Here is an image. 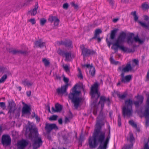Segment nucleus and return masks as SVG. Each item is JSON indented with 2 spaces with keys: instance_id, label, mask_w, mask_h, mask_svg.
<instances>
[{
  "instance_id": "nucleus-1",
  "label": "nucleus",
  "mask_w": 149,
  "mask_h": 149,
  "mask_svg": "<svg viewBox=\"0 0 149 149\" xmlns=\"http://www.w3.org/2000/svg\"><path fill=\"white\" fill-rule=\"evenodd\" d=\"M103 124L98 121L95 125V128L94 132V148L96 145V142L100 143V145L97 149H106L110 137V131L109 130L108 136L105 138V133L102 131Z\"/></svg>"
},
{
  "instance_id": "nucleus-2",
  "label": "nucleus",
  "mask_w": 149,
  "mask_h": 149,
  "mask_svg": "<svg viewBox=\"0 0 149 149\" xmlns=\"http://www.w3.org/2000/svg\"><path fill=\"white\" fill-rule=\"evenodd\" d=\"M135 97L137 100L134 101V103L133 100L130 99H128L125 101V106L122 109L123 115L124 117L126 115L130 116L132 114V108L134 104L136 107L138 108L143 103L144 100L143 96L138 95L135 96Z\"/></svg>"
},
{
  "instance_id": "nucleus-3",
  "label": "nucleus",
  "mask_w": 149,
  "mask_h": 149,
  "mask_svg": "<svg viewBox=\"0 0 149 149\" xmlns=\"http://www.w3.org/2000/svg\"><path fill=\"white\" fill-rule=\"evenodd\" d=\"M29 130L30 133L29 134V137L31 139H32L33 138H34L33 146L34 147L37 148L42 144V141L41 138L38 136L37 129L34 125H30Z\"/></svg>"
},
{
  "instance_id": "nucleus-4",
  "label": "nucleus",
  "mask_w": 149,
  "mask_h": 149,
  "mask_svg": "<svg viewBox=\"0 0 149 149\" xmlns=\"http://www.w3.org/2000/svg\"><path fill=\"white\" fill-rule=\"evenodd\" d=\"M77 86L76 85L72 89V92L69 95V98L72 100L76 109L79 107L80 103L83 100V98L79 97L80 91L77 90Z\"/></svg>"
},
{
  "instance_id": "nucleus-5",
  "label": "nucleus",
  "mask_w": 149,
  "mask_h": 149,
  "mask_svg": "<svg viewBox=\"0 0 149 149\" xmlns=\"http://www.w3.org/2000/svg\"><path fill=\"white\" fill-rule=\"evenodd\" d=\"M144 115L146 118L145 125L146 127L149 126V94L146 102Z\"/></svg>"
},
{
  "instance_id": "nucleus-6",
  "label": "nucleus",
  "mask_w": 149,
  "mask_h": 149,
  "mask_svg": "<svg viewBox=\"0 0 149 149\" xmlns=\"http://www.w3.org/2000/svg\"><path fill=\"white\" fill-rule=\"evenodd\" d=\"M100 84L96 80L94 83V98L96 100H97L100 96Z\"/></svg>"
},
{
  "instance_id": "nucleus-7",
  "label": "nucleus",
  "mask_w": 149,
  "mask_h": 149,
  "mask_svg": "<svg viewBox=\"0 0 149 149\" xmlns=\"http://www.w3.org/2000/svg\"><path fill=\"white\" fill-rule=\"evenodd\" d=\"M126 34L123 31L121 32L118 36L117 40L115 42V45L122 48L120 44L124 42L126 38Z\"/></svg>"
},
{
  "instance_id": "nucleus-8",
  "label": "nucleus",
  "mask_w": 149,
  "mask_h": 149,
  "mask_svg": "<svg viewBox=\"0 0 149 149\" xmlns=\"http://www.w3.org/2000/svg\"><path fill=\"white\" fill-rule=\"evenodd\" d=\"M115 42L113 43L112 45L113 46H115L116 47H113V46H112L111 48L112 49L114 50L115 52H117L118 48H119L120 49L125 53H130L131 52H134L135 51V50L134 49H130L127 47H125L123 45H121V46L122 47V48H121L118 46L115 45Z\"/></svg>"
},
{
  "instance_id": "nucleus-9",
  "label": "nucleus",
  "mask_w": 149,
  "mask_h": 149,
  "mask_svg": "<svg viewBox=\"0 0 149 149\" xmlns=\"http://www.w3.org/2000/svg\"><path fill=\"white\" fill-rule=\"evenodd\" d=\"M57 53L60 55L65 57L66 61H70L71 56L70 52H65L62 49L59 48L57 51Z\"/></svg>"
},
{
  "instance_id": "nucleus-10",
  "label": "nucleus",
  "mask_w": 149,
  "mask_h": 149,
  "mask_svg": "<svg viewBox=\"0 0 149 149\" xmlns=\"http://www.w3.org/2000/svg\"><path fill=\"white\" fill-rule=\"evenodd\" d=\"M100 101L98 104H101V110H103L104 107V103L105 102L107 103V105L109 106L110 103V100L109 97L106 98L104 96H102L100 97Z\"/></svg>"
},
{
  "instance_id": "nucleus-11",
  "label": "nucleus",
  "mask_w": 149,
  "mask_h": 149,
  "mask_svg": "<svg viewBox=\"0 0 149 149\" xmlns=\"http://www.w3.org/2000/svg\"><path fill=\"white\" fill-rule=\"evenodd\" d=\"M57 44L59 45H63L68 49L73 47L72 41L70 40L58 41Z\"/></svg>"
},
{
  "instance_id": "nucleus-12",
  "label": "nucleus",
  "mask_w": 149,
  "mask_h": 149,
  "mask_svg": "<svg viewBox=\"0 0 149 149\" xmlns=\"http://www.w3.org/2000/svg\"><path fill=\"white\" fill-rule=\"evenodd\" d=\"M1 142L3 146L9 145L11 143V139L10 136L8 135H3L2 137Z\"/></svg>"
},
{
  "instance_id": "nucleus-13",
  "label": "nucleus",
  "mask_w": 149,
  "mask_h": 149,
  "mask_svg": "<svg viewBox=\"0 0 149 149\" xmlns=\"http://www.w3.org/2000/svg\"><path fill=\"white\" fill-rule=\"evenodd\" d=\"M80 48L82 50V54L84 57L91 55L93 53V51L85 48L83 45H81Z\"/></svg>"
},
{
  "instance_id": "nucleus-14",
  "label": "nucleus",
  "mask_w": 149,
  "mask_h": 149,
  "mask_svg": "<svg viewBox=\"0 0 149 149\" xmlns=\"http://www.w3.org/2000/svg\"><path fill=\"white\" fill-rule=\"evenodd\" d=\"M102 33V31L100 29H97L95 31V33L94 35V39L96 40L98 43L101 42L103 38H101L100 34Z\"/></svg>"
},
{
  "instance_id": "nucleus-15",
  "label": "nucleus",
  "mask_w": 149,
  "mask_h": 149,
  "mask_svg": "<svg viewBox=\"0 0 149 149\" xmlns=\"http://www.w3.org/2000/svg\"><path fill=\"white\" fill-rule=\"evenodd\" d=\"M131 14L134 17V20L136 22L138 21V22L142 27L148 29L149 27V26L147 25L145 23L141 21H138V17L136 15V11H134L132 12L131 13Z\"/></svg>"
},
{
  "instance_id": "nucleus-16",
  "label": "nucleus",
  "mask_w": 149,
  "mask_h": 149,
  "mask_svg": "<svg viewBox=\"0 0 149 149\" xmlns=\"http://www.w3.org/2000/svg\"><path fill=\"white\" fill-rule=\"evenodd\" d=\"M68 84H65L62 86L60 88L59 87L56 89L57 94L58 95H62L66 92L68 88Z\"/></svg>"
},
{
  "instance_id": "nucleus-17",
  "label": "nucleus",
  "mask_w": 149,
  "mask_h": 149,
  "mask_svg": "<svg viewBox=\"0 0 149 149\" xmlns=\"http://www.w3.org/2000/svg\"><path fill=\"white\" fill-rule=\"evenodd\" d=\"M28 142L25 140H22L17 142L16 146L18 149H24L28 145Z\"/></svg>"
},
{
  "instance_id": "nucleus-18",
  "label": "nucleus",
  "mask_w": 149,
  "mask_h": 149,
  "mask_svg": "<svg viewBox=\"0 0 149 149\" xmlns=\"http://www.w3.org/2000/svg\"><path fill=\"white\" fill-rule=\"evenodd\" d=\"M56 129H58V127L55 124L47 123L45 124V129L47 133H49L52 130Z\"/></svg>"
},
{
  "instance_id": "nucleus-19",
  "label": "nucleus",
  "mask_w": 149,
  "mask_h": 149,
  "mask_svg": "<svg viewBox=\"0 0 149 149\" xmlns=\"http://www.w3.org/2000/svg\"><path fill=\"white\" fill-rule=\"evenodd\" d=\"M22 104L23 105L22 110V114H30L31 111L30 107L23 102H22Z\"/></svg>"
},
{
  "instance_id": "nucleus-20",
  "label": "nucleus",
  "mask_w": 149,
  "mask_h": 149,
  "mask_svg": "<svg viewBox=\"0 0 149 149\" xmlns=\"http://www.w3.org/2000/svg\"><path fill=\"white\" fill-rule=\"evenodd\" d=\"M124 72H122L120 75L121 77V81L122 83H125L130 81L132 79V76L130 75H129L125 77Z\"/></svg>"
},
{
  "instance_id": "nucleus-21",
  "label": "nucleus",
  "mask_w": 149,
  "mask_h": 149,
  "mask_svg": "<svg viewBox=\"0 0 149 149\" xmlns=\"http://www.w3.org/2000/svg\"><path fill=\"white\" fill-rule=\"evenodd\" d=\"M48 21L51 23H52L54 22V25L55 26H57L59 22V20L57 17L52 16L49 17Z\"/></svg>"
},
{
  "instance_id": "nucleus-22",
  "label": "nucleus",
  "mask_w": 149,
  "mask_h": 149,
  "mask_svg": "<svg viewBox=\"0 0 149 149\" xmlns=\"http://www.w3.org/2000/svg\"><path fill=\"white\" fill-rule=\"evenodd\" d=\"M118 69L120 70H121L122 72H128L132 70V67L130 63H127L125 67L123 68H122V67L120 66L118 67Z\"/></svg>"
},
{
  "instance_id": "nucleus-23",
  "label": "nucleus",
  "mask_w": 149,
  "mask_h": 149,
  "mask_svg": "<svg viewBox=\"0 0 149 149\" xmlns=\"http://www.w3.org/2000/svg\"><path fill=\"white\" fill-rule=\"evenodd\" d=\"M15 105L14 102H11L9 103L8 108L9 109L8 113L10 114L13 113L15 110Z\"/></svg>"
},
{
  "instance_id": "nucleus-24",
  "label": "nucleus",
  "mask_w": 149,
  "mask_h": 149,
  "mask_svg": "<svg viewBox=\"0 0 149 149\" xmlns=\"http://www.w3.org/2000/svg\"><path fill=\"white\" fill-rule=\"evenodd\" d=\"M10 52L13 54H26L27 53L26 51H22L17 49H13L10 51Z\"/></svg>"
},
{
  "instance_id": "nucleus-25",
  "label": "nucleus",
  "mask_w": 149,
  "mask_h": 149,
  "mask_svg": "<svg viewBox=\"0 0 149 149\" xmlns=\"http://www.w3.org/2000/svg\"><path fill=\"white\" fill-rule=\"evenodd\" d=\"M34 44L37 47L42 48L45 45V43L42 41L40 40L36 41Z\"/></svg>"
},
{
  "instance_id": "nucleus-26",
  "label": "nucleus",
  "mask_w": 149,
  "mask_h": 149,
  "mask_svg": "<svg viewBox=\"0 0 149 149\" xmlns=\"http://www.w3.org/2000/svg\"><path fill=\"white\" fill-rule=\"evenodd\" d=\"M55 109L54 107H52V110L54 112H58L61 111L62 109V107L60 104L57 103L55 105Z\"/></svg>"
},
{
  "instance_id": "nucleus-27",
  "label": "nucleus",
  "mask_w": 149,
  "mask_h": 149,
  "mask_svg": "<svg viewBox=\"0 0 149 149\" xmlns=\"http://www.w3.org/2000/svg\"><path fill=\"white\" fill-rule=\"evenodd\" d=\"M22 84L25 86H27L29 87L32 85L33 83L29 81L28 79H25L22 81Z\"/></svg>"
},
{
  "instance_id": "nucleus-28",
  "label": "nucleus",
  "mask_w": 149,
  "mask_h": 149,
  "mask_svg": "<svg viewBox=\"0 0 149 149\" xmlns=\"http://www.w3.org/2000/svg\"><path fill=\"white\" fill-rule=\"evenodd\" d=\"M38 7V3H36L34 8L33 10H31V11H29V13L31 14V15H35L37 13V9Z\"/></svg>"
},
{
  "instance_id": "nucleus-29",
  "label": "nucleus",
  "mask_w": 149,
  "mask_h": 149,
  "mask_svg": "<svg viewBox=\"0 0 149 149\" xmlns=\"http://www.w3.org/2000/svg\"><path fill=\"white\" fill-rule=\"evenodd\" d=\"M84 67H86L89 71V73L92 77H93V67L90 64H86L84 65Z\"/></svg>"
},
{
  "instance_id": "nucleus-30",
  "label": "nucleus",
  "mask_w": 149,
  "mask_h": 149,
  "mask_svg": "<svg viewBox=\"0 0 149 149\" xmlns=\"http://www.w3.org/2000/svg\"><path fill=\"white\" fill-rule=\"evenodd\" d=\"M118 30V29H115L111 31L110 36L111 39L113 40L114 39L116 34Z\"/></svg>"
},
{
  "instance_id": "nucleus-31",
  "label": "nucleus",
  "mask_w": 149,
  "mask_h": 149,
  "mask_svg": "<svg viewBox=\"0 0 149 149\" xmlns=\"http://www.w3.org/2000/svg\"><path fill=\"white\" fill-rule=\"evenodd\" d=\"M89 147L91 148H93V134L91 136H90L88 139Z\"/></svg>"
},
{
  "instance_id": "nucleus-32",
  "label": "nucleus",
  "mask_w": 149,
  "mask_h": 149,
  "mask_svg": "<svg viewBox=\"0 0 149 149\" xmlns=\"http://www.w3.org/2000/svg\"><path fill=\"white\" fill-rule=\"evenodd\" d=\"M116 94L119 98L122 100L124 99L127 95V93H124L122 95L118 93H116Z\"/></svg>"
},
{
  "instance_id": "nucleus-33",
  "label": "nucleus",
  "mask_w": 149,
  "mask_h": 149,
  "mask_svg": "<svg viewBox=\"0 0 149 149\" xmlns=\"http://www.w3.org/2000/svg\"><path fill=\"white\" fill-rule=\"evenodd\" d=\"M141 8L143 10H146L149 8V5L146 2L143 3L141 5Z\"/></svg>"
},
{
  "instance_id": "nucleus-34",
  "label": "nucleus",
  "mask_w": 149,
  "mask_h": 149,
  "mask_svg": "<svg viewBox=\"0 0 149 149\" xmlns=\"http://www.w3.org/2000/svg\"><path fill=\"white\" fill-rule=\"evenodd\" d=\"M134 41L135 42H138L140 44H141L143 43L144 42V41L143 40H141L139 38L138 35L134 37Z\"/></svg>"
},
{
  "instance_id": "nucleus-35",
  "label": "nucleus",
  "mask_w": 149,
  "mask_h": 149,
  "mask_svg": "<svg viewBox=\"0 0 149 149\" xmlns=\"http://www.w3.org/2000/svg\"><path fill=\"white\" fill-rule=\"evenodd\" d=\"M134 41V38H132V35L128 36L127 39V42L128 44L131 43L132 44Z\"/></svg>"
},
{
  "instance_id": "nucleus-36",
  "label": "nucleus",
  "mask_w": 149,
  "mask_h": 149,
  "mask_svg": "<svg viewBox=\"0 0 149 149\" xmlns=\"http://www.w3.org/2000/svg\"><path fill=\"white\" fill-rule=\"evenodd\" d=\"M110 61L111 63L115 65H117L118 63H119L118 61H115L113 59L112 56L110 58Z\"/></svg>"
},
{
  "instance_id": "nucleus-37",
  "label": "nucleus",
  "mask_w": 149,
  "mask_h": 149,
  "mask_svg": "<svg viewBox=\"0 0 149 149\" xmlns=\"http://www.w3.org/2000/svg\"><path fill=\"white\" fill-rule=\"evenodd\" d=\"M42 61L44 63L45 66L46 67L48 66L50 64L49 61L47 60L46 58L42 59Z\"/></svg>"
},
{
  "instance_id": "nucleus-38",
  "label": "nucleus",
  "mask_w": 149,
  "mask_h": 149,
  "mask_svg": "<svg viewBox=\"0 0 149 149\" xmlns=\"http://www.w3.org/2000/svg\"><path fill=\"white\" fill-rule=\"evenodd\" d=\"M7 78V75L6 74L3 75L0 79V83H1L4 82Z\"/></svg>"
},
{
  "instance_id": "nucleus-39",
  "label": "nucleus",
  "mask_w": 149,
  "mask_h": 149,
  "mask_svg": "<svg viewBox=\"0 0 149 149\" xmlns=\"http://www.w3.org/2000/svg\"><path fill=\"white\" fill-rule=\"evenodd\" d=\"M118 125L119 127H120L121 125V118L120 117V114H118Z\"/></svg>"
},
{
  "instance_id": "nucleus-40",
  "label": "nucleus",
  "mask_w": 149,
  "mask_h": 149,
  "mask_svg": "<svg viewBox=\"0 0 149 149\" xmlns=\"http://www.w3.org/2000/svg\"><path fill=\"white\" fill-rule=\"evenodd\" d=\"M129 124L134 127H137V125L132 120H130L129 121Z\"/></svg>"
},
{
  "instance_id": "nucleus-41",
  "label": "nucleus",
  "mask_w": 149,
  "mask_h": 149,
  "mask_svg": "<svg viewBox=\"0 0 149 149\" xmlns=\"http://www.w3.org/2000/svg\"><path fill=\"white\" fill-rule=\"evenodd\" d=\"M57 117L58 116L57 115H54L51 116L49 120H57Z\"/></svg>"
},
{
  "instance_id": "nucleus-42",
  "label": "nucleus",
  "mask_w": 149,
  "mask_h": 149,
  "mask_svg": "<svg viewBox=\"0 0 149 149\" xmlns=\"http://www.w3.org/2000/svg\"><path fill=\"white\" fill-rule=\"evenodd\" d=\"M32 117L33 118H35L36 119L37 121L38 122H39L40 121V117L38 116L37 114H36L35 113H33Z\"/></svg>"
},
{
  "instance_id": "nucleus-43",
  "label": "nucleus",
  "mask_w": 149,
  "mask_h": 149,
  "mask_svg": "<svg viewBox=\"0 0 149 149\" xmlns=\"http://www.w3.org/2000/svg\"><path fill=\"white\" fill-rule=\"evenodd\" d=\"M78 70L79 72V74L78 75V77L80 78L81 79H83V77L80 69L78 68Z\"/></svg>"
},
{
  "instance_id": "nucleus-44",
  "label": "nucleus",
  "mask_w": 149,
  "mask_h": 149,
  "mask_svg": "<svg viewBox=\"0 0 149 149\" xmlns=\"http://www.w3.org/2000/svg\"><path fill=\"white\" fill-rule=\"evenodd\" d=\"M46 22V20L44 18H42L40 20V24L42 26H43Z\"/></svg>"
},
{
  "instance_id": "nucleus-45",
  "label": "nucleus",
  "mask_w": 149,
  "mask_h": 149,
  "mask_svg": "<svg viewBox=\"0 0 149 149\" xmlns=\"http://www.w3.org/2000/svg\"><path fill=\"white\" fill-rule=\"evenodd\" d=\"M63 81H64L65 83V84H68V87L69 86V84H68V82L69 81V79L65 77H63Z\"/></svg>"
},
{
  "instance_id": "nucleus-46",
  "label": "nucleus",
  "mask_w": 149,
  "mask_h": 149,
  "mask_svg": "<svg viewBox=\"0 0 149 149\" xmlns=\"http://www.w3.org/2000/svg\"><path fill=\"white\" fill-rule=\"evenodd\" d=\"M135 140L133 136V134L132 133H131L130 135V141L132 142V141Z\"/></svg>"
},
{
  "instance_id": "nucleus-47",
  "label": "nucleus",
  "mask_w": 149,
  "mask_h": 149,
  "mask_svg": "<svg viewBox=\"0 0 149 149\" xmlns=\"http://www.w3.org/2000/svg\"><path fill=\"white\" fill-rule=\"evenodd\" d=\"M90 94L91 96V98H93V85H92L91 86Z\"/></svg>"
},
{
  "instance_id": "nucleus-48",
  "label": "nucleus",
  "mask_w": 149,
  "mask_h": 149,
  "mask_svg": "<svg viewBox=\"0 0 149 149\" xmlns=\"http://www.w3.org/2000/svg\"><path fill=\"white\" fill-rule=\"evenodd\" d=\"M106 42H107L108 46L109 47H110V45L111 44H112L113 43L109 41L107 38L106 39Z\"/></svg>"
},
{
  "instance_id": "nucleus-49",
  "label": "nucleus",
  "mask_w": 149,
  "mask_h": 149,
  "mask_svg": "<svg viewBox=\"0 0 149 149\" xmlns=\"http://www.w3.org/2000/svg\"><path fill=\"white\" fill-rule=\"evenodd\" d=\"M0 107L2 108H3V109L6 107L5 103L4 102H0Z\"/></svg>"
},
{
  "instance_id": "nucleus-50",
  "label": "nucleus",
  "mask_w": 149,
  "mask_h": 149,
  "mask_svg": "<svg viewBox=\"0 0 149 149\" xmlns=\"http://www.w3.org/2000/svg\"><path fill=\"white\" fill-rule=\"evenodd\" d=\"M71 5L75 9H77L78 8V6L77 4H75L74 2H72L71 3Z\"/></svg>"
},
{
  "instance_id": "nucleus-51",
  "label": "nucleus",
  "mask_w": 149,
  "mask_h": 149,
  "mask_svg": "<svg viewBox=\"0 0 149 149\" xmlns=\"http://www.w3.org/2000/svg\"><path fill=\"white\" fill-rule=\"evenodd\" d=\"M133 144H130L128 145L126 147V149H131L133 147Z\"/></svg>"
},
{
  "instance_id": "nucleus-52",
  "label": "nucleus",
  "mask_w": 149,
  "mask_h": 149,
  "mask_svg": "<svg viewBox=\"0 0 149 149\" xmlns=\"http://www.w3.org/2000/svg\"><path fill=\"white\" fill-rule=\"evenodd\" d=\"M29 21L30 22L33 24H35L36 22L34 19H31L29 20Z\"/></svg>"
},
{
  "instance_id": "nucleus-53",
  "label": "nucleus",
  "mask_w": 149,
  "mask_h": 149,
  "mask_svg": "<svg viewBox=\"0 0 149 149\" xmlns=\"http://www.w3.org/2000/svg\"><path fill=\"white\" fill-rule=\"evenodd\" d=\"M84 137L81 134L80 135V138L79 139V142H81L83 140Z\"/></svg>"
},
{
  "instance_id": "nucleus-54",
  "label": "nucleus",
  "mask_w": 149,
  "mask_h": 149,
  "mask_svg": "<svg viewBox=\"0 0 149 149\" xmlns=\"http://www.w3.org/2000/svg\"><path fill=\"white\" fill-rule=\"evenodd\" d=\"M68 6V5L67 3H65L63 5V8L64 9H67Z\"/></svg>"
},
{
  "instance_id": "nucleus-55",
  "label": "nucleus",
  "mask_w": 149,
  "mask_h": 149,
  "mask_svg": "<svg viewBox=\"0 0 149 149\" xmlns=\"http://www.w3.org/2000/svg\"><path fill=\"white\" fill-rule=\"evenodd\" d=\"M144 20L145 21H147L149 20V17L147 15H145L143 16Z\"/></svg>"
},
{
  "instance_id": "nucleus-56",
  "label": "nucleus",
  "mask_w": 149,
  "mask_h": 149,
  "mask_svg": "<svg viewBox=\"0 0 149 149\" xmlns=\"http://www.w3.org/2000/svg\"><path fill=\"white\" fill-rule=\"evenodd\" d=\"M133 61L136 65H139V62L138 59H135L133 60Z\"/></svg>"
},
{
  "instance_id": "nucleus-57",
  "label": "nucleus",
  "mask_w": 149,
  "mask_h": 149,
  "mask_svg": "<svg viewBox=\"0 0 149 149\" xmlns=\"http://www.w3.org/2000/svg\"><path fill=\"white\" fill-rule=\"evenodd\" d=\"M63 68L66 71H69V68L68 65H65V66H63Z\"/></svg>"
},
{
  "instance_id": "nucleus-58",
  "label": "nucleus",
  "mask_w": 149,
  "mask_h": 149,
  "mask_svg": "<svg viewBox=\"0 0 149 149\" xmlns=\"http://www.w3.org/2000/svg\"><path fill=\"white\" fill-rule=\"evenodd\" d=\"M107 1L109 2V3L112 6H113V0H107Z\"/></svg>"
},
{
  "instance_id": "nucleus-59",
  "label": "nucleus",
  "mask_w": 149,
  "mask_h": 149,
  "mask_svg": "<svg viewBox=\"0 0 149 149\" xmlns=\"http://www.w3.org/2000/svg\"><path fill=\"white\" fill-rule=\"evenodd\" d=\"M70 122V120L68 118L65 117V123H67Z\"/></svg>"
},
{
  "instance_id": "nucleus-60",
  "label": "nucleus",
  "mask_w": 149,
  "mask_h": 149,
  "mask_svg": "<svg viewBox=\"0 0 149 149\" xmlns=\"http://www.w3.org/2000/svg\"><path fill=\"white\" fill-rule=\"evenodd\" d=\"M99 116L102 117L103 116V112L102 110H101L100 112Z\"/></svg>"
},
{
  "instance_id": "nucleus-61",
  "label": "nucleus",
  "mask_w": 149,
  "mask_h": 149,
  "mask_svg": "<svg viewBox=\"0 0 149 149\" xmlns=\"http://www.w3.org/2000/svg\"><path fill=\"white\" fill-rule=\"evenodd\" d=\"M58 122L60 124H62L63 123L62 119L61 118L58 120Z\"/></svg>"
},
{
  "instance_id": "nucleus-62",
  "label": "nucleus",
  "mask_w": 149,
  "mask_h": 149,
  "mask_svg": "<svg viewBox=\"0 0 149 149\" xmlns=\"http://www.w3.org/2000/svg\"><path fill=\"white\" fill-rule=\"evenodd\" d=\"M119 19L118 18H114L113 19V22L114 23L118 21Z\"/></svg>"
},
{
  "instance_id": "nucleus-63",
  "label": "nucleus",
  "mask_w": 149,
  "mask_h": 149,
  "mask_svg": "<svg viewBox=\"0 0 149 149\" xmlns=\"http://www.w3.org/2000/svg\"><path fill=\"white\" fill-rule=\"evenodd\" d=\"M26 94L29 97L31 95V91H28L26 92Z\"/></svg>"
},
{
  "instance_id": "nucleus-64",
  "label": "nucleus",
  "mask_w": 149,
  "mask_h": 149,
  "mask_svg": "<svg viewBox=\"0 0 149 149\" xmlns=\"http://www.w3.org/2000/svg\"><path fill=\"white\" fill-rule=\"evenodd\" d=\"M122 2L123 3H126L128 1V0H121Z\"/></svg>"
}]
</instances>
